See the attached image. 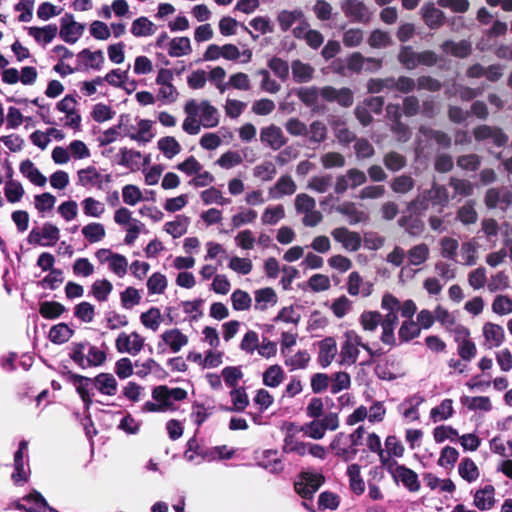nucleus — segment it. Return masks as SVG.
<instances>
[{
    "label": "nucleus",
    "mask_w": 512,
    "mask_h": 512,
    "mask_svg": "<svg viewBox=\"0 0 512 512\" xmlns=\"http://www.w3.org/2000/svg\"><path fill=\"white\" fill-rule=\"evenodd\" d=\"M398 323V316L393 314H386L381 322L382 334L381 341L389 346L396 344L394 329Z\"/></svg>",
    "instance_id": "c9c22d12"
},
{
    "label": "nucleus",
    "mask_w": 512,
    "mask_h": 512,
    "mask_svg": "<svg viewBox=\"0 0 512 512\" xmlns=\"http://www.w3.org/2000/svg\"><path fill=\"white\" fill-rule=\"evenodd\" d=\"M230 397L232 402L231 411L242 412L249 405V399L243 387L233 388Z\"/></svg>",
    "instance_id": "e2e57ef3"
},
{
    "label": "nucleus",
    "mask_w": 512,
    "mask_h": 512,
    "mask_svg": "<svg viewBox=\"0 0 512 512\" xmlns=\"http://www.w3.org/2000/svg\"><path fill=\"white\" fill-rule=\"evenodd\" d=\"M60 238L59 228L52 223H45L37 233L36 240L42 246H53Z\"/></svg>",
    "instance_id": "473e14b6"
},
{
    "label": "nucleus",
    "mask_w": 512,
    "mask_h": 512,
    "mask_svg": "<svg viewBox=\"0 0 512 512\" xmlns=\"http://www.w3.org/2000/svg\"><path fill=\"white\" fill-rule=\"evenodd\" d=\"M83 213L92 218H100L106 211L105 204L93 197H86L81 201Z\"/></svg>",
    "instance_id": "09e8293b"
},
{
    "label": "nucleus",
    "mask_w": 512,
    "mask_h": 512,
    "mask_svg": "<svg viewBox=\"0 0 512 512\" xmlns=\"http://www.w3.org/2000/svg\"><path fill=\"white\" fill-rule=\"evenodd\" d=\"M131 33L135 37H149L156 31V26L147 17H139L131 24Z\"/></svg>",
    "instance_id": "37998d69"
},
{
    "label": "nucleus",
    "mask_w": 512,
    "mask_h": 512,
    "mask_svg": "<svg viewBox=\"0 0 512 512\" xmlns=\"http://www.w3.org/2000/svg\"><path fill=\"white\" fill-rule=\"evenodd\" d=\"M189 224V217L185 215H178L173 221L165 223L164 231L173 238H179L187 232Z\"/></svg>",
    "instance_id": "4c0bfd02"
},
{
    "label": "nucleus",
    "mask_w": 512,
    "mask_h": 512,
    "mask_svg": "<svg viewBox=\"0 0 512 512\" xmlns=\"http://www.w3.org/2000/svg\"><path fill=\"white\" fill-rule=\"evenodd\" d=\"M484 346L488 349L498 348L505 341L504 328L493 322H486L482 327Z\"/></svg>",
    "instance_id": "a211bd4d"
},
{
    "label": "nucleus",
    "mask_w": 512,
    "mask_h": 512,
    "mask_svg": "<svg viewBox=\"0 0 512 512\" xmlns=\"http://www.w3.org/2000/svg\"><path fill=\"white\" fill-rule=\"evenodd\" d=\"M168 286L166 276L160 272L153 273L147 280V289L150 295H161Z\"/></svg>",
    "instance_id": "4d7b16f0"
},
{
    "label": "nucleus",
    "mask_w": 512,
    "mask_h": 512,
    "mask_svg": "<svg viewBox=\"0 0 512 512\" xmlns=\"http://www.w3.org/2000/svg\"><path fill=\"white\" fill-rule=\"evenodd\" d=\"M94 386L103 395L114 396L117 393L118 383L111 373H100L93 378Z\"/></svg>",
    "instance_id": "cd10ccee"
},
{
    "label": "nucleus",
    "mask_w": 512,
    "mask_h": 512,
    "mask_svg": "<svg viewBox=\"0 0 512 512\" xmlns=\"http://www.w3.org/2000/svg\"><path fill=\"white\" fill-rule=\"evenodd\" d=\"M304 14L301 9L295 10H282L277 17L279 26L282 31L289 30L294 24H298L303 20Z\"/></svg>",
    "instance_id": "ea45409f"
},
{
    "label": "nucleus",
    "mask_w": 512,
    "mask_h": 512,
    "mask_svg": "<svg viewBox=\"0 0 512 512\" xmlns=\"http://www.w3.org/2000/svg\"><path fill=\"white\" fill-rule=\"evenodd\" d=\"M461 402L469 410L489 411L492 408L491 401L487 396H464L461 398Z\"/></svg>",
    "instance_id": "bf43d9fd"
},
{
    "label": "nucleus",
    "mask_w": 512,
    "mask_h": 512,
    "mask_svg": "<svg viewBox=\"0 0 512 512\" xmlns=\"http://www.w3.org/2000/svg\"><path fill=\"white\" fill-rule=\"evenodd\" d=\"M56 203V197L50 193H42L35 197V208L43 216H48Z\"/></svg>",
    "instance_id": "0e129e2a"
},
{
    "label": "nucleus",
    "mask_w": 512,
    "mask_h": 512,
    "mask_svg": "<svg viewBox=\"0 0 512 512\" xmlns=\"http://www.w3.org/2000/svg\"><path fill=\"white\" fill-rule=\"evenodd\" d=\"M77 102L72 96H65L57 103V109L65 116L61 119L63 125L73 130L79 131L81 127V116L78 113Z\"/></svg>",
    "instance_id": "9b49d317"
},
{
    "label": "nucleus",
    "mask_w": 512,
    "mask_h": 512,
    "mask_svg": "<svg viewBox=\"0 0 512 512\" xmlns=\"http://www.w3.org/2000/svg\"><path fill=\"white\" fill-rule=\"evenodd\" d=\"M113 290V285L108 279H97L91 285V295L98 302H105Z\"/></svg>",
    "instance_id": "de8ad7c7"
},
{
    "label": "nucleus",
    "mask_w": 512,
    "mask_h": 512,
    "mask_svg": "<svg viewBox=\"0 0 512 512\" xmlns=\"http://www.w3.org/2000/svg\"><path fill=\"white\" fill-rule=\"evenodd\" d=\"M290 67L293 80L297 83H308L314 77L315 69L309 63L296 59L291 62Z\"/></svg>",
    "instance_id": "bb28decb"
},
{
    "label": "nucleus",
    "mask_w": 512,
    "mask_h": 512,
    "mask_svg": "<svg viewBox=\"0 0 512 512\" xmlns=\"http://www.w3.org/2000/svg\"><path fill=\"white\" fill-rule=\"evenodd\" d=\"M2 81L10 85L16 84L18 81L24 85H30L32 83V68L24 67L21 74L15 68H8L2 73Z\"/></svg>",
    "instance_id": "7c9ffc66"
},
{
    "label": "nucleus",
    "mask_w": 512,
    "mask_h": 512,
    "mask_svg": "<svg viewBox=\"0 0 512 512\" xmlns=\"http://www.w3.org/2000/svg\"><path fill=\"white\" fill-rule=\"evenodd\" d=\"M384 445V457L390 462H397L394 458H402L404 456L405 447L396 436L390 435L386 437Z\"/></svg>",
    "instance_id": "e433bc0d"
},
{
    "label": "nucleus",
    "mask_w": 512,
    "mask_h": 512,
    "mask_svg": "<svg viewBox=\"0 0 512 512\" xmlns=\"http://www.w3.org/2000/svg\"><path fill=\"white\" fill-rule=\"evenodd\" d=\"M257 217L258 213L255 210L242 207L231 217V224L234 228H239L254 223Z\"/></svg>",
    "instance_id": "6e6d98bb"
},
{
    "label": "nucleus",
    "mask_w": 512,
    "mask_h": 512,
    "mask_svg": "<svg viewBox=\"0 0 512 512\" xmlns=\"http://www.w3.org/2000/svg\"><path fill=\"white\" fill-rule=\"evenodd\" d=\"M364 429L362 427L357 428L355 433L351 435H345L339 433L335 436L330 444L331 449L335 455L343 459L344 461H350L357 455V439L362 436Z\"/></svg>",
    "instance_id": "20e7f679"
},
{
    "label": "nucleus",
    "mask_w": 512,
    "mask_h": 512,
    "mask_svg": "<svg viewBox=\"0 0 512 512\" xmlns=\"http://www.w3.org/2000/svg\"><path fill=\"white\" fill-rule=\"evenodd\" d=\"M77 61L80 69L100 70L105 57L101 50L91 51L90 49H84L78 53Z\"/></svg>",
    "instance_id": "5701e85b"
},
{
    "label": "nucleus",
    "mask_w": 512,
    "mask_h": 512,
    "mask_svg": "<svg viewBox=\"0 0 512 512\" xmlns=\"http://www.w3.org/2000/svg\"><path fill=\"white\" fill-rule=\"evenodd\" d=\"M198 118L200 119L203 127L205 128H213L219 124V112L216 107H214L209 101L195 100V107Z\"/></svg>",
    "instance_id": "dca6fc26"
},
{
    "label": "nucleus",
    "mask_w": 512,
    "mask_h": 512,
    "mask_svg": "<svg viewBox=\"0 0 512 512\" xmlns=\"http://www.w3.org/2000/svg\"><path fill=\"white\" fill-rule=\"evenodd\" d=\"M360 348L373 357L374 352L368 344L362 341V337L355 330H346L343 333V341L340 345L339 364L344 366L354 365L359 357Z\"/></svg>",
    "instance_id": "f03ea898"
},
{
    "label": "nucleus",
    "mask_w": 512,
    "mask_h": 512,
    "mask_svg": "<svg viewBox=\"0 0 512 512\" xmlns=\"http://www.w3.org/2000/svg\"><path fill=\"white\" fill-rule=\"evenodd\" d=\"M324 482V477L319 473H302L295 483V489L305 499L311 498Z\"/></svg>",
    "instance_id": "ddd939ff"
},
{
    "label": "nucleus",
    "mask_w": 512,
    "mask_h": 512,
    "mask_svg": "<svg viewBox=\"0 0 512 512\" xmlns=\"http://www.w3.org/2000/svg\"><path fill=\"white\" fill-rule=\"evenodd\" d=\"M430 249L428 245L421 243L413 246L407 252V257L410 265L418 266L427 261L429 258Z\"/></svg>",
    "instance_id": "864d4df0"
},
{
    "label": "nucleus",
    "mask_w": 512,
    "mask_h": 512,
    "mask_svg": "<svg viewBox=\"0 0 512 512\" xmlns=\"http://www.w3.org/2000/svg\"><path fill=\"white\" fill-rule=\"evenodd\" d=\"M77 180L81 187L102 190L105 184L110 183L111 176L101 173L95 166H88L78 170Z\"/></svg>",
    "instance_id": "1a4fd4ad"
},
{
    "label": "nucleus",
    "mask_w": 512,
    "mask_h": 512,
    "mask_svg": "<svg viewBox=\"0 0 512 512\" xmlns=\"http://www.w3.org/2000/svg\"><path fill=\"white\" fill-rule=\"evenodd\" d=\"M347 475L349 477L350 487L356 494H362L365 490V483L361 477L360 466L351 464L348 466Z\"/></svg>",
    "instance_id": "680f3d73"
},
{
    "label": "nucleus",
    "mask_w": 512,
    "mask_h": 512,
    "mask_svg": "<svg viewBox=\"0 0 512 512\" xmlns=\"http://www.w3.org/2000/svg\"><path fill=\"white\" fill-rule=\"evenodd\" d=\"M318 363L321 367L326 368L335 360L338 347L334 337H326L318 342Z\"/></svg>",
    "instance_id": "6ab92c4d"
},
{
    "label": "nucleus",
    "mask_w": 512,
    "mask_h": 512,
    "mask_svg": "<svg viewBox=\"0 0 512 512\" xmlns=\"http://www.w3.org/2000/svg\"><path fill=\"white\" fill-rule=\"evenodd\" d=\"M95 258L100 264H107L108 269L117 277L123 278L127 274L129 264L124 255L101 248L95 252Z\"/></svg>",
    "instance_id": "0eeeda50"
},
{
    "label": "nucleus",
    "mask_w": 512,
    "mask_h": 512,
    "mask_svg": "<svg viewBox=\"0 0 512 512\" xmlns=\"http://www.w3.org/2000/svg\"><path fill=\"white\" fill-rule=\"evenodd\" d=\"M425 23L431 28H438L443 24L444 14L434 4H427L422 8Z\"/></svg>",
    "instance_id": "603ef678"
},
{
    "label": "nucleus",
    "mask_w": 512,
    "mask_h": 512,
    "mask_svg": "<svg viewBox=\"0 0 512 512\" xmlns=\"http://www.w3.org/2000/svg\"><path fill=\"white\" fill-rule=\"evenodd\" d=\"M174 74L172 70L161 68L159 69L155 83L158 86L157 99L165 104H172L178 99L179 93L172 81Z\"/></svg>",
    "instance_id": "423d86ee"
},
{
    "label": "nucleus",
    "mask_w": 512,
    "mask_h": 512,
    "mask_svg": "<svg viewBox=\"0 0 512 512\" xmlns=\"http://www.w3.org/2000/svg\"><path fill=\"white\" fill-rule=\"evenodd\" d=\"M200 198L205 205L217 204L223 206L230 203V199L224 197L222 192L215 187H210L202 191Z\"/></svg>",
    "instance_id": "13d9d810"
},
{
    "label": "nucleus",
    "mask_w": 512,
    "mask_h": 512,
    "mask_svg": "<svg viewBox=\"0 0 512 512\" xmlns=\"http://www.w3.org/2000/svg\"><path fill=\"white\" fill-rule=\"evenodd\" d=\"M347 292L351 296L368 297L373 292V283L364 281L358 272H351L347 280Z\"/></svg>",
    "instance_id": "412c9836"
},
{
    "label": "nucleus",
    "mask_w": 512,
    "mask_h": 512,
    "mask_svg": "<svg viewBox=\"0 0 512 512\" xmlns=\"http://www.w3.org/2000/svg\"><path fill=\"white\" fill-rule=\"evenodd\" d=\"M295 208L298 213L304 214L302 222L307 227H315L323 219L322 213L316 210L315 199L308 194L301 193L296 196Z\"/></svg>",
    "instance_id": "39448f33"
},
{
    "label": "nucleus",
    "mask_w": 512,
    "mask_h": 512,
    "mask_svg": "<svg viewBox=\"0 0 512 512\" xmlns=\"http://www.w3.org/2000/svg\"><path fill=\"white\" fill-rule=\"evenodd\" d=\"M421 333V328L413 320L404 321L398 331L399 339L401 342H408Z\"/></svg>",
    "instance_id": "69168bd1"
},
{
    "label": "nucleus",
    "mask_w": 512,
    "mask_h": 512,
    "mask_svg": "<svg viewBox=\"0 0 512 512\" xmlns=\"http://www.w3.org/2000/svg\"><path fill=\"white\" fill-rule=\"evenodd\" d=\"M334 240L342 245L347 251H357L361 246V236L359 233L350 231L345 227H338L331 232Z\"/></svg>",
    "instance_id": "f3484780"
},
{
    "label": "nucleus",
    "mask_w": 512,
    "mask_h": 512,
    "mask_svg": "<svg viewBox=\"0 0 512 512\" xmlns=\"http://www.w3.org/2000/svg\"><path fill=\"white\" fill-rule=\"evenodd\" d=\"M285 217V210L282 205L267 207L261 216V221L265 225H275Z\"/></svg>",
    "instance_id": "338daca9"
},
{
    "label": "nucleus",
    "mask_w": 512,
    "mask_h": 512,
    "mask_svg": "<svg viewBox=\"0 0 512 512\" xmlns=\"http://www.w3.org/2000/svg\"><path fill=\"white\" fill-rule=\"evenodd\" d=\"M341 8L346 17L353 22H367L371 13L368 7L360 0H343Z\"/></svg>",
    "instance_id": "2eb2a0df"
},
{
    "label": "nucleus",
    "mask_w": 512,
    "mask_h": 512,
    "mask_svg": "<svg viewBox=\"0 0 512 512\" xmlns=\"http://www.w3.org/2000/svg\"><path fill=\"white\" fill-rule=\"evenodd\" d=\"M277 303V295L272 288H263L255 292V309L264 311Z\"/></svg>",
    "instance_id": "a19ab883"
},
{
    "label": "nucleus",
    "mask_w": 512,
    "mask_h": 512,
    "mask_svg": "<svg viewBox=\"0 0 512 512\" xmlns=\"http://www.w3.org/2000/svg\"><path fill=\"white\" fill-rule=\"evenodd\" d=\"M284 377L285 372L281 366L271 365L263 373V384L267 387L276 388L283 382Z\"/></svg>",
    "instance_id": "49530a36"
},
{
    "label": "nucleus",
    "mask_w": 512,
    "mask_h": 512,
    "mask_svg": "<svg viewBox=\"0 0 512 512\" xmlns=\"http://www.w3.org/2000/svg\"><path fill=\"white\" fill-rule=\"evenodd\" d=\"M384 468L396 482L402 483L410 492H417L420 489L418 475L412 469L397 462H389Z\"/></svg>",
    "instance_id": "6e6552de"
},
{
    "label": "nucleus",
    "mask_w": 512,
    "mask_h": 512,
    "mask_svg": "<svg viewBox=\"0 0 512 512\" xmlns=\"http://www.w3.org/2000/svg\"><path fill=\"white\" fill-rule=\"evenodd\" d=\"M28 448V442L22 441L20 443L18 451L14 455V469L15 471L12 473V480L15 484H21L26 482L29 477V473L24 469L23 463V451Z\"/></svg>",
    "instance_id": "c756f323"
},
{
    "label": "nucleus",
    "mask_w": 512,
    "mask_h": 512,
    "mask_svg": "<svg viewBox=\"0 0 512 512\" xmlns=\"http://www.w3.org/2000/svg\"><path fill=\"white\" fill-rule=\"evenodd\" d=\"M492 311L500 316L508 315L512 313V298L508 295H497L492 304Z\"/></svg>",
    "instance_id": "774afa93"
},
{
    "label": "nucleus",
    "mask_w": 512,
    "mask_h": 512,
    "mask_svg": "<svg viewBox=\"0 0 512 512\" xmlns=\"http://www.w3.org/2000/svg\"><path fill=\"white\" fill-rule=\"evenodd\" d=\"M81 232L90 243L100 242L106 236L104 225L98 222H92L83 226Z\"/></svg>",
    "instance_id": "8fccbe9b"
},
{
    "label": "nucleus",
    "mask_w": 512,
    "mask_h": 512,
    "mask_svg": "<svg viewBox=\"0 0 512 512\" xmlns=\"http://www.w3.org/2000/svg\"><path fill=\"white\" fill-rule=\"evenodd\" d=\"M298 98L308 107L317 109L321 97L320 89L316 87H303L297 91Z\"/></svg>",
    "instance_id": "5fc2aeb1"
},
{
    "label": "nucleus",
    "mask_w": 512,
    "mask_h": 512,
    "mask_svg": "<svg viewBox=\"0 0 512 512\" xmlns=\"http://www.w3.org/2000/svg\"><path fill=\"white\" fill-rule=\"evenodd\" d=\"M474 505L483 511L490 510L495 504V489L492 485H486L474 495Z\"/></svg>",
    "instance_id": "2f4dec72"
},
{
    "label": "nucleus",
    "mask_w": 512,
    "mask_h": 512,
    "mask_svg": "<svg viewBox=\"0 0 512 512\" xmlns=\"http://www.w3.org/2000/svg\"><path fill=\"white\" fill-rule=\"evenodd\" d=\"M454 414L453 400L444 399L439 405L430 410V419L437 423L451 418Z\"/></svg>",
    "instance_id": "58836bf2"
},
{
    "label": "nucleus",
    "mask_w": 512,
    "mask_h": 512,
    "mask_svg": "<svg viewBox=\"0 0 512 512\" xmlns=\"http://www.w3.org/2000/svg\"><path fill=\"white\" fill-rule=\"evenodd\" d=\"M140 321L145 328L156 332L161 325L162 314L158 308L151 307L140 315Z\"/></svg>",
    "instance_id": "3c124183"
},
{
    "label": "nucleus",
    "mask_w": 512,
    "mask_h": 512,
    "mask_svg": "<svg viewBox=\"0 0 512 512\" xmlns=\"http://www.w3.org/2000/svg\"><path fill=\"white\" fill-rule=\"evenodd\" d=\"M152 126L151 120L135 118L132 121L128 116H121L118 124L126 136L140 144H146L154 138Z\"/></svg>",
    "instance_id": "7ed1b4c3"
},
{
    "label": "nucleus",
    "mask_w": 512,
    "mask_h": 512,
    "mask_svg": "<svg viewBox=\"0 0 512 512\" xmlns=\"http://www.w3.org/2000/svg\"><path fill=\"white\" fill-rule=\"evenodd\" d=\"M73 335V330L65 323L53 326L49 331V338L53 343L62 344L67 342Z\"/></svg>",
    "instance_id": "052dcab7"
},
{
    "label": "nucleus",
    "mask_w": 512,
    "mask_h": 512,
    "mask_svg": "<svg viewBox=\"0 0 512 512\" xmlns=\"http://www.w3.org/2000/svg\"><path fill=\"white\" fill-rule=\"evenodd\" d=\"M458 473L468 483L475 482L480 476L479 468L470 458H463L461 460L458 466Z\"/></svg>",
    "instance_id": "c03bdc74"
},
{
    "label": "nucleus",
    "mask_w": 512,
    "mask_h": 512,
    "mask_svg": "<svg viewBox=\"0 0 512 512\" xmlns=\"http://www.w3.org/2000/svg\"><path fill=\"white\" fill-rule=\"evenodd\" d=\"M295 191L296 184L293 179L288 175H284L277 180L269 193L271 198L278 199L286 195H292Z\"/></svg>",
    "instance_id": "72a5a7b5"
},
{
    "label": "nucleus",
    "mask_w": 512,
    "mask_h": 512,
    "mask_svg": "<svg viewBox=\"0 0 512 512\" xmlns=\"http://www.w3.org/2000/svg\"><path fill=\"white\" fill-rule=\"evenodd\" d=\"M194 107L195 99H190L185 103L183 108L186 117L183 120L182 129L188 135L199 134L201 131V127L203 126L200 119L198 118L196 111L194 110Z\"/></svg>",
    "instance_id": "4be33fe9"
},
{
    "label": "nucleus",
    "mask_w": 512,
    "mask_h": 512,
    "mask_svg": "<svg viewBox=\"0 0 512 512\" xmlns=\"http://www.w3.org/2000/svg\"><path fill=\"white\" fill-rule=\"evenodd\" d=\"M424 402V398L419 395H414L405 400L399 407L403 419L408 422H415L419 420V406Z\"/></svg>",
    "instance_id": "a878e982"
},
{
    "label": "nucleus",
    "mask_w": 512,
    "mask_h": 512,
    "mask_svg": "<svg viewBox=\"0 0 512 512\" xmlns=\"http://www.w3.org/2000/svg\"><path fill=\"white\" fill-rule=\"evenodd\" d=\"M426 202H431L432 205H445L448 202V193L446 189L434 186L426 194L419 196L418 199L411 204V209L414 211H418L419 209L425 210L428 208V203Z\"/></svg>",
    "instance_id": "4468645a"
},
{
    "label": "nucleus",
    "mask_w": 512,
    "mask_h": 512,
    "mask_svg": "<svg viewBox=\"0 0 512 512\" xmlns=\"http://www.w3.org/2000/svg\"><path fill=\"white\" fill-rule=\"evenodd\" d=\"M144 343L145 339L136 331L121 332L115 340V347L119 353L136 356L142 351Z\"/></svg>",
    "instance_id": "9d476101"
},
{
    "label": "nucleus",
    "mask_w": 512,
    "mask_h": 512,
    "mask_svg": "<svg viewBox=\"0 0 512 512\" xmlns=\"http://www.w3.org/2000/svg\"><path fill=\"white\" fill-rule=\"evenodd\" d=\"M71 379L77 393L84 402L85 407L88 409L92 404L91 387L94 385L93 379L77 374L72 375Z\"/></svg>",
    "instance_id": "393cba45"
},
{
    "label": "nucleus",
    "mask_w": 512,
    "mask_h": 512,
    "mask_svg": "<svg viewBox=\"0 0 512 512\" xmlns=\"http://www.w3.org/2000/svg\"><path fill=\"white\" fill-rule=\"evenodd\" d=\"M253 53L251 49H244L240 51L234 44L222 45V58L227 61H236L240 59L241 63H249L252 59Z\"/></svg>",
    "instance_id": "f704fd0d"
},
{
    "label": "nucleus",
    "mask_w": 512,
    "mask_h": 512,
    "mask_svg": "<svg viewBox=\"0 0 512 512\" xmlns=\"http://www.w3.org/2000/svg\"><path fill=\"white\" fill-rule=\"evenodd\" d=\"M260 140L273 150H278L286 143V138L276 125H270L261 129Z\"/></svg>",
    "instance_id": "b1692460"
},
{
    "label": "nucleus",
    "mask_w": 512,
    "mask_h": 512,
    "mask_svg": "<svg viewBox=\"0 0 512 512\" xmlns=\"http://www.w3.org/2000/svg\"><path fill=\"white\" fill-rule=\"evenodd\" d=\"M162 343L167 346L172 353H178L188 345L189 338L178 328L165 330L160 335Z\"/></svg>",
    "instance_id": "aec40b11"
},
{
    "label": "nucleus",
    "mask_w": 512,
    "mask_h": 512,
    "mask_svg": "<svg viewBox=\"0 0 512 512\" xmlns=\"http://www.w3.org/2000/svg\"><path fill=\"white\" fill-rule=\"evenodd\" d=\"M192 52L191 41L188 37H175L169 42L168 54L171 57H182Z\"/></svg>",
    "instance_id": "79ce46f5"
},
{
    "label": "nucleus",
    "mask_w": 512,
    "mask_h": 512,
    "mask_svg": "<svg viewBox=\"0 0 512 512\" xmlns=\"http://www.w3.org/2000/svg\"><path fill=\"white\" fill-rule=\"evenodd\" d=\"M84 30L85 26L76 22L73 15L65 14L61 18L59 35L64 42L76 43L83 35Z\"/></svg>",
    "instance_id": "f8f14e48"
},
{
    "label": "nucleus",
    "mask_w": 512,
    "mask_h": 512,
    "mask_svg": "<svg viewBox=\"0 0 512 512\" xmlns=\"http://www.w3.org/2000/svg\"><path fill=\"white\" fill-rule=\"evenodd\" d=\"M141 158L142 155L139 151L123 147L119 151L118 164L135 172L141 168Z\"/></svg>",
    "instance_id": "c85d7f7f"
},
{
    "label": "nucleus",
    "mask_w": 512,
    "mask_h": 512,
    "mask_svg": "<svg viewBox=\"0 0 512 512\" xmlns=\"http://www.w3.org/2000/svg\"><path fill=\"white\" fill-rule=\"evenodd\" d=\"M187 395V391L179 387L156 386L152 390L153 401L145 402L142 411L151 413L174 411L175 402L185 400Z\"/></svg>",
    "instance_id": "f257e3e1"
},
{
    "label": "nucleus",
    "mask_w": 512,
    "mask_h": 512,
    "mask_svg": "<svg viewBox=\"0 0 512 512\" xmlns=\"http://www.w3.org/2000/svg\"><path fill=\"white\" fill-rule=\"evenodd\" d=\"M157 147L167 159H172L181 152V145L173 136L160 138Z\"/></svg>",
    "instance_id": "a18cd8bd"
}]
</instances>
